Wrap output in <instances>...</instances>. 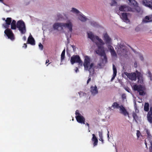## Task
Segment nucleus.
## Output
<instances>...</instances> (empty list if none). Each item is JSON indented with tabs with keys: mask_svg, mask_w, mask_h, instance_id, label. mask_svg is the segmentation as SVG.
I'll list each match as a JSON object with an SVG mask.
<instances>
[{
	"mask_svg": "<svg viewBox=\"0 0 152 152\" xmlns=\"http://www.w3.org/2000/svg\"><path fill=\"white\" fill-rule=\"evenodd\" d=\"M120 48H118V52L119 51V50H122V47H123V45H121V46H119ZM122 50L124 51V49L123 48L122 49Z\"/></svg>",
	"mask_w": 152,
	"mask_h": 152,
	"instance_id": "nucleus-43",
	"label": "nucleus"
},
{
	"mask_svg": "<svg viewBox=\"0 0 152 152\" xmlns=\"http://www.w3.org/2000/svg\"><path fill=\"white\" fill-rule=\"evenodd\" d=\"M86 124L87 125V126L89 128V124L87 123Z\"/></svg>",
	"mask_w": 152,
	"mask_h": 152,
	"instance_id": "nucleus-57",
	"label": "nucleus"
},
{
	"mask_svg": "<svg viewBox=\"0 0 152 152\" xmlns=\"http://www.w3.org/2000/svg\"><path fill=\"white\" fill-rule=\"evenodd\" d=\"M129 1V4L134 7L137 6L138 4L135 0H128Z\"/></svg>",
	"mask_w": 152,
	"mask_h": 152,
	"instance_id": "nucleus-21",
	"label": "nucleus"
},
{
	"mask_svg": "<svg viewBox=\"0 0 152 152\" xmlns=\"http://www.w3.org/2000/svg\"><path fill=\"white\" fill-rule=\"evenodd\" d=\"M120 109L121 113L124 116H126L128 115V116H129V113L123 105H121L120 106Z\"/></svg>",
	"mask_w": 152,
	"mask_h": 152,
	"instance_id": "nucleus-14",
	"label": "nucleus"
},
{
	"mask_svg": "<svg viewBox=\"0 0 152 152\" xmlns=\"http://www.w3.org/2000/svg\"><path fill=\"white\" fill-rule=\"evenodd\" d=\"M91 92L92 94L95 95L98 93V90L97 89V87L95 85L94 87H93L92 86L91 88Z\"/></svg>",
	"mask_w": 152,
	"mask_h": 152,
	"instance_id": "nucleus-18",
	"label": "nucleus"
},
{
	"mask_svg": "<svg viewBox=\"0 0 152 152\" xmlns=\"http://www.w3.org/2000/svg\"><path fill=\"white\" fill-rule=\"evenodd\" d=\"M142 3L143 5L152 10V1L147 0H143L142 1Z\"/></svg>",
	"mask_w": 152,
	"mask_h": 152,
	"instance_id": "nucleus-12",
	"label": "nucleus"
},
{
	"mask_svg": "<svg viewBox=\"0 0 152 152\" xmlns=\"http://www.w3.org/2000/svg\"><path fill=\"white\" fill-rule=\"evenodd\" d=\"M142 22L144 23H148L151 22L150 21V17L149 16H146L145 18L143 20Z\"/></svg>",
	"mask_w": 152,
	"mask_h": 152,
	"instance_id": "nucleus-25",
	"label": "nucleus"
},
{
	"mask_svg": "<svg viewBox=\"0 0 152 152\" xmlns=\"http://www.w3.org/2000/svg\"><path fill=\"white\" fill-rule=\"evenodd\" d=\"M4 0H0V2L3 3V1Z\"/></svg>",
	"mask_w": 152,
	"mask_h": 152,
	"instance_id": "nucleus-59",
	"label": "nucleus"
},
{
	"mask_svg": "<svg viewBox=\"0 0 152 152\" xmlns=\"http://www.w3.org/2000/svg\"><path fill=\"white\" fill-rule=\"evenodd\" d=\"M128 14H129L127 13H122L120 15V18L124 21L126 23L129 22L130 20L128 18Z\"/></svg>",
	"mask_w": 152,
	"mask_h": 152,
	"instance_id": "nucleus-9",
	"label": "nucleus"
},
{
	"mask_svg": "<svg viewBox=\"0 0 152 152\" xmlns=\"http://www.w3.org/2000/svg\"><path fill=\"white\" fill-rule=\"evenodd\" d=\"M108 48L110 50L111 56L114 57L116 56H117L116 53L113 47L111 45H109L108 47Z\"/></svg>",
	"mask_w": 152,
	"mask_h": 152,
	"instance_id": "nucleus-19",
	"label": "nucleus"
},
{
	"mask_svg": "<svg viewBox=\"0 0 152 152\" xmlns=\"http://www.w3.org/2000/svg\"><path fill=\"white\" fill-rule=\"evenodd\" d=\"M150 142L151 144V146L149 147V151L150 152H152V141H150Z\"/></svg>",
	"mask_w": 152,
	"mask_h": 152,
	"instance_id": "nucleus-32",
	"label": "nucleus"
},
{
	"mask_svg": "<svg viewBox=\"0 0 152 152\" xmlns=\"http://www.w3.org/2000/svg\"><path fill=\"white\" fill-rule=\"evenodd\" d=\"M77 122L79 123L85 124V119L83 116L81 115H77L75 116Z\"/></svg>",
	"mask_w": 152,
	"mask_h": 152,
	"instance_id": "nucleus-11",
	"label": "nucleus"
},
{
	"mask_svg": "<svg viewBox=\"0 0 152 152\" xmlns=\"http://www.w3.org/2000/svg\"><path fill=\"white\" fill-rule=\"evenodd\" d=\"M146 132L147 134L148 137L149 138L151 137V135L150 134V132L149 131L148 129H146Z\"/></svg>",
	"mask_w": 152,
	"mask_h": 152,
	"instance_id": "nucleus-33",
	"label": "nucleus"
},
{
	"mask_svg": "<svg viewBox=\"0 0 152 152\" xmlns=\"http://www.w3.org/2000/svg\"><path fill=\"white\" fill-rule=\"evenodd\" d=\"M27 42L28 43L32 45H34L35 44V40L31 35H30L28 38Z\"/></svg>",
	"mask_w": 152,
	"mask_h": 152,
	"instance_id": "nucleus-17",
	"label": "nucleus"
},
{
	"mask_svg": "<svg viewBox=\"0 0 152 152\" xmlns=\"http://www.w3.org/2000/svg\"><path fill=\"white\" fill-rule=\"evenodd\" d=\"M120 107L119 104L116 102H114L112 106V107H113L114 108H120Z\"/></svg>",
	"mask_w": 152,
	"mask_h": 152,
	"instance_id": "nucleus-27",
	"label": "nucleus"
},
{
	"mask_svg": "<svg viewBox=\"0 0 152 152\" xmlns=\"http://www.w3.org/2000/svg\"><path fill=\"white\" fill-rule=\"evenodd\" d=\"M83 65L84 69L88 71L90 73H91L94 72V69L95 68L94 64L93 63H91V58L89 56H84Z\"/></svg>",
	"mask_w": 152,
	"mask_h": 152,
	"instance_id": "nucleus-2",
	"label": "nucleus"
},
{
	"mask_svg": "<svg viewBox=\"0 0 152 152\" xmlns=\"http://www.w3.org/2000/svg\"><path fill=\"white\" fill-rule=\"evenodd\" d=\"M91 73H90L89 75V76L88 77V79L87 81V84H88L89 82L91 81Z\"/></svg>",
	"mask_w": 152,
	"mask_h": 152,
	"instance_id": "nucleus-31",
	"label": "nucleus"
},
{
	"mask_svg": "<svg viewBox=\"0 0 152 152\" xmlns=\"http://www.w3.org/2000/svg\"><path fill=\"white\" fill-rule=\"evenodd\" d=\"M71 11H72V12L75 13L76 14H77L78 13L80 12L78 10L75 8H72Z\"/></svg>",
	"mask_w": 152,
	"mask_h": 152,
	"instance_id": "nucleus-29",
	"label": "nucleus"
},
{
	"mask_svg": "<svg viewBox=\"0 0 152 152\" xmlns=\"http://www.w3.org/2000/svg\"><path fill=\"white\" fill-rule=\"evenodd\" d=\"M88 37L93 42H94L96 39L97 40L99 43L96 42V44L98 48V50L96 51V53L101 56H103L104 58L102 59V62L103 63H106L107 62V58L104 49V47L102 46L104 44V42L103 40L99 38L98 36H96L95 37L94 35L91 32L88 33Z\"/></svg>",
	"mask_w": 152,
	"mask_h": 152,
	"instance_id": "nucleus-1",
	"label": "nucleus"
},
{
	"mask_svg": "<svg viewBox=\"0 0 152 152\" xmlns=\"http://www.w3.org/2000/svg\"><path fill=\"white\" fill-rule=\"evenodd\" d=\"M39 48L41 50H42L43 48V45L41 43H39Z\"/></svg>",
	"mask_w": 152,
	"mask_h": 152,
	"instance_id": "nucleus-37",
	"label": "nucleus"
},
{
	"mask_svg": "<svg viewBox=\"0 0 152 152\" xmlns=\"http://www.w3.org/2000/svg\"><path fill=\"white\" fill-rule=\"evenodd\" d=\"M133 87L134 90L137 91L140 95L143 96L145 94V93L144 91L143 88L141 85H134Z\"/></svg>",
	"mask_w": 152,
	"mask_h": 152,
	"instance_id": "nucleus-6",
	"label": "nucleus"
},
{
	"mask_svg": "<svg viewBox=\"0 0 152 152\" xmlns=\"http://www.w3.org/2000/svg\"><path fill=\"white\" fill-rule=\"evenodd\" d=\"M109 132L108 131V133H107V137L108 138H109Z\"/></svg>",
	"mask_w": 152,
	"mask_h": 152,
	"instance_id": "nucleus-56",
	"label": "nucleus"
},
{
	"mask_svg": "<svg viewBox=\"0 0 152 152\" xmlns=\"http://www.w3.org/2000/svg\"><path fill=\"white\" fill-rule=\"evenodd\" d=\"M65 50L64 49L62 51L61 55V61L62 62L63 61L65 58Z\"/></svg>",
	"mask_w": 152,
	"mask_h": 152,
	"instance_id": "nucleus-26",
	"label": "nucleus"
},
{
	"mask_svg": "<svg viewBox=\"0 0 152 152\" xmlns=\"http://www.w3.org/2000/svg\"><path fill=\"white\" fill-rule=\"evenodd\" d=\"M72 48H73L74 51H75L74 49H75V46L74 45H72Z\"/></svg>",
	"mask_w": 152,
	"mask_h": 152,
	"instance_id": "nucleus-53",
	"label": "nucleus"
},
{
	"mask_svg": "<svg viewBox=\"0 0 152 152\" xmlns=\"http://www.w3.org/2000/svg\"><path fill=\"white\" fill-rule=\"evenodd\" d=\"M23 39L24 40H25V41L26 40V37L25 36L23 37Z\"/></svg>",
	"mask_w": 152,
	"mask_h": 152,
	"instance_id": "nucleus-55",
	"label": "nucleus"
},
{
	"mask_svg": "<svg viewBox=\"0 0 152 152\" xmlns=\"http://www.w3.org/2000/svg\"><path fill=\"white\" fill-rule=\"evenodd\" d=\"M5 18H4V19H3V20H5Z\"/></svg>",
	"mask_w": 152,
	"mask_h": 152,
	"instance_id": "nucleus-62",
	"label": "nucleus"
},
{
	"mask_svg": "<svg viewBox=\"0 0 152 152\" xmlns=\"http://www.w3.org/2000/svg\"><path fill=\"white\" fill-rule=\"evenodd\" d=\"M4 31V33L8 38L12 40H13L15 39L14 34L10 28H6Z\"/></svg>",
	"mask_w": 152,
	"mask_h": 152,
	"instance_id": "nucleus-7",
	"label": "nucleus"
},
{
	"mask_svg": "<svg viewBox=\"0 0 152 152\" xmlns=\"http://www.w3.org/2000/svg\"><path fill=\"white\" fill-rule=\"evenodd\" d=\"M6 24H3V26L5 28H8L9 27L11 22H12V19L10 18H7L5 20Z\"/></svg>",
	"mask_w": 152,
	"mask_h": 152,
	"instance_id": "nucleus-15",
	"label": "nucleus"
},
{
	"mask_svg": "<svg viewBox=\"0 0 152 152\" xmlns=\"http://www.w3.org/2000/svg\"><path fill=\"white\" fill-rule=\"evenodd\" d=\"M124 74L126 75L129 79L131 80H136L137 75L135 73H129L127 72H125Z\"/></svg>",
	"mask_w": 152,
	"mask_h": 152,
	"instance_id": "nucleus-8",
	"label": "nucleus"
},
{
	"mask_svg": "<svg viewBox=\"0 0 152 152\" xmlns=\"http://www.w3.org/2000/svg\"><path fill=\"white\" fill-rule=\"evenodd\" d=\"M70 61L72 64H73L75 63H78L79 64L82 66L83 63L79 55H73L71 58Z\"/></svg>",
	"mask_w": 152,
	"mask_h": 152,
	"instance_id": "nucleus-5",
	"label": "nucleus"
},
{
	"mask_svg": "<svg viewBox=\"0 0 152 152\" xmlns=\"http://www.w3.org/2000/svg\"><path fill=\"white\" fill-rule=\"evenodd\" d=\"M11 28L12 29L15 30L17 28V24L15 20H12V22L11 23Z\"/></svg>",
	"mask_w": 152,
	"mask_h": 152,
	"instance_id": "nucleus-22",
	"label": "nucleus"
},
{
	"mask_svg": "<svg viewBox=\"0 0 152 152\" xmlns=\"http://www.w3.org/2000/svg\"><path fill=\"white\" fill-rule=\"evenodd\" d=\"M99 135L100 138L103 137L102 136V131L99 132Z\"/></svg>",
	"mask_w": 152,
	"mask_h": 152,
	"instance_id": "nucleus-36",
	"label": "nucleus"
},
{
	"mask_svg": "<svg viewBox=\"0 0 152 152\" xmlns=\"http://www.w3.org/2000/svg\"><path fill=\"white\" fill-rule=\"evenodd\" d=\"M147 119L148 121L150 123H152V108H150V111L147 114Z\"/></svg>",
	"mask_w": 152,
	"mask_h": 152,
	"instance_id": "nucleus-13",
	"label": "nucleus"
},
{
	"mask_svg": "<svg viewBox=\"0 0 152 152\" xmlns=\"http://www.w3.org/2000/svg\"><path fill=\"white\" fill-rule=\"evenodd\" d=\"M121 97L123 100H124L126 99V96L125 94H122Z\"/></svg>",
	"mask_w": 152,
	"mask_h": 152,
	"instance_id": "nucleus-35",
	"label": "nucleus"
},
{
	"mask_svg": "<svg viewBox=\"0 0 152 152\" xmlns=\"http://www.w3.org/2000/svg\"><path fill=\"white\" fill-rule=\"evenodd\" d=\"M50 63H49L48 65H47V66H48L49 64Z\"/></svg>",
	"mask_w": 152,
	"mask_h": 152,
	"instance_id": "nucleus-61",
	"label": "nucleus"
},
{
	"mask_svg": "<svg viewBox=\"0 0 152 152\" xmlns=\"http://www.w3.org/2000/svg\"><path fill=\"white\" fill-rule=\"evenodd\" d=\"M99 140L100 141L102 142V143H104V140L103 139V137L100 138Z\"/></svg>",
	"mask_w": 152,
	"mask_h": 152,
	"instance_id": "nucleus-46",
	"label": "nucleus"
},
{
	"mask_svg": "<svg viewBox=\"0 0 152 152\" xmlns=\"http://www.w3.org/2000/svg\"><path fill=\"white\" fill-rule=\"evenodd\" d=\"M49 60H48V59L46 61L45 64H46L47 63H48L49 62Z\"/></svg>",
	"mask_w": 152,
	"mask_h": 152,
	"instance_id": "nucleus-54",
	"label": "nucleus"
},
{
	"mask_svg": "<svg viewBox=\"0 0 152 152\" xmlns=\"http://www.w3.org/2000/svg\"><path fill=\"white\" fill-rule=\"evenodd\" d=\"M119 10L121 11H132V9L126 5H121L119 7Z\"/></svg>",
	"mask_w": 152,
	"mask_h": 152,
	"instance_id": "nucleus-10",
	"label": "nucleus"
},
{
	"mask_svg": "<svg viewBox=\"0 0 152 152\" xmlns=\"http://www.w3.org/2000/svg\"><path fill=\"white\" fill-rule=\"evenodd\" d=\"M140 131L138 130L137 131V135L138 137H139L140 136Z\"/></svg>",
	"mask_w": 152,
	"mask_h": 152,
	"instance_id": "nucleus-44",
	"label": "nucleus"
},
{
	"mask_svg": "<svg viewBox=\"0 0 152 152\" xmlns=\"http://www.w3.org/2000/svg\"><path fill=\"white\" fill-rule=\"evenodd\" d=\"M57 16L58 18V19H62L63 18V17L62 15L60 14H58L57 15Z\"/></svg>",
	"mask_w": 152,
	"mask_h": 152,
	"instance_id": "nucleus-38",
	"label": "nucleus"
},
{
	"mask_svg": "<svg viewBox=\"0 0 152 152\" xmlns=\"http://www.w3.org/2000/svg\"><path fill=\"white\" fill-rule=\"evenodd\" d=\"M104 39L105 41L106 44H109L111 42V39L110 37L108 34L106 33L104 35Z\"/></svg>",
	"mask_w": 152,
	"mask_h": 152,
	"instance_id": "nucleus-16",
	"label": "nucleus"
},
{
	"mask_svg": "<svg viewBox=\"0 0 152 152\" xmlns=\"http://www.w3.org/2000/svg\"><path fill=\"white\" fill-rule=\"evenodd\" d=\"M140 28L139 27L137 26L135 28V30L136 32H138L140 30Z\"/></svg>",
	"mask_w": 152,
	"mask_h": 152,
	"instance_id": "nucleus-39",
	"label": "nucleus"
},
{
	"mask_svg": "<svg viewBox=\"0 0 152 152\" xmlns=\"http://www.w3.org/2000/svg\"><path fill=\"white\" fill-rule=\"evenodd\" d=\"M117 0H112L113 1L110 4L111 6H116L117 4V2L116 1Z\"/></svg>",
	"mask_w": 152,
	"mask_h": 152,
	"instance_id": "nucleus-30",
	"label": "nucleus"
},
{
	"mask_svg": "<svg viewBox=\"0 0 152 152\" xmlns=\"http://www.w3.org/2000/svg\"><path fill=\"white\" fill-rule=\"evenodd\" d=\"M150 21L152 22V14L149 16Z\"/></svg>",
	"mask_w": 152,
	"mask_h": 152,
	"instance_id": "nucleus-47",
	"label": "nucleus"
},
{
	"mask_svg": "<svg viewBox=\"0 0 152 152\" xmlns=\"http://www.w3.org/2000/svg\"><path fill=\"white\" fill-rule=\"evenodd\" d=\"M118 54H119V55H121L122 54V52H119V53H118Z\"/></svg>",
	"mask_w": 152,
	"mask_h": 152,
	"instance_id": "nucleus-58",
	"label": "nucleus"
},
{
	"mask_svg": "<svg viewBox=\"0 0 152 152\" xmlns=\"http://www.w3.org/2000/svg\"><path fill=\"white\" fill-rule=\"evenodd\" d=\"M79 19L82 22H85L87 20V18L84 16H83L80 15L78 17Z\"/></svg>",
	"mask_w": 152,
	"mask_h": 152,
	"instance_id": "nucleus-24",
	"label": "nucleus"
},
{
	"mask_svg": "<svg viewBox=\"0 0 152 152\" xmlns=\"http://www.w3.org/2000/svg\"><path fill=\"white\" fill-rule=\"evenodd\" d=\"M116 75L113 74V77H112L111 80H113L115 78Z\"/></svg>",
	"mask_w": 152,
	"mask_h": 152,
	"instance_id": "nucleus-45",
	"label": "nucleus"
},
{
	"mask_svg": "<svg viewBox=\"0 0 152 152\" xmlns=\"http://www.w3.org/2000/svg\"><path fill=\"white\" fill-rule=\"evenodd\" d=\"M92 136L91 140L92 142H94L93 145L94 146L97 145L98 140L94 134H93Z\"/></svg>",
	"mask_w": 152,
	"mask_h": 152,
	"instance_id": "nucleus-20",
	"label": "nucleus"
},
{
	"mask_svg": "<svg viewBox=\"0 0 152 152\" xmlns=\"http://www.w3.org/2000/svg\"><path fill=\"white\" fill-rule=\"evenodd\" d=\"M75 114L76 116L77 115H81L79 113V110H77L75 111Z\"/></svg>",
	"mask_w": 152,
	"mask_h": 152,
	"instance_id": "nucleus-40",
	"label": "nucleus"
},
{
	"mask_svg": "<svg viewBox=\"0 0 152 152\" xmlns=\"http://www.w3.org/2000/svg\"><path fill=\"white\" fill-rule=\"evenodd\" d=\"M149 105L148 103H145L144 106V110L145 111L148 112L149 110Z\"/></svg>",
	"mask_w": 152,
	"mask_h": 152,
	"instance_id": "nucleus-23",
	"label": "nucleus"
},
{
	"mask_svg": "<svg viewBox=\"0 0 152 152\" xmlns=\"http://www.w3.org/2000/svg\"><path fill=\"white\" fill-rule=\"evenodd\" d=\"M17 28L20 31L21 34H24L26 32L25 24L22 20H19L17 23Z\"/></svg>",
	"mask_w": 152,
	"mask_h": 152,
	"instance_id": "nucleus-4",
	"label": "nucleus"
},
{
	"mask_svg": "<svg viewBox=\"0 0 152 152\" xmlns=\"http://www.w3.org/2000/svg\"><path fill=\"white\" fill-rule=\"evenodd\" d=\"M97 67L99 68H101L102 67V64L101 63H98L97 64Z\"/></svg>",
	"mask_w": 152,
	"mask_h": 152,
	"instance_id": "nucleus-41",
	"label": "nucleus"
},
{
	"mask_svg": "<svg viewBox=\"0 0 152 152\" xmlns=\"http://www.w3.org/2000/svg\"><path fill=\"white\" fill-rule=\"evenodd\" d=\"M75 71L76 72H77V71H79V70L77 67H76L75 69Z\"/></svg>",
	"mask_w": 152,
	"mask_h": 152,
	"instance_id": "nucleus-51",
	"label": "nucleus"
},
{
	"mask_svg": "<svg viewBox=\"0 0 152 152\" xmlns=\"http://www.w3.org/2000/svg\"><path fill=\"white\" fill-rule=\"evenodd\" d=\"M113 74L116 75L117 73V69L115 66L114 64H113Z\"/></svg>",
	"mask_w": 152,
	"mask_h": 152,
	"instance_id": "nucleus-28",
	"label": "nucleus"
},
{
	"mask_svg": "<svg viewBox=\"0 0 152 152\" xmlns=\"http://www.w3.org/2000/svg\"><path fill=\"white\" fill-rule=\"evenodd\" d=\"M23 47H24L25 48H26L27 47V45L25 43H24L23 45Z\"/></svg>",
	"mask_w": 152,
	"mask_h": 152,
	"instance_id": "nucleus-50",
	"label": "nucleus"
},
{
	"mask_svg": "<svg viewBox=\"0 0 152 152\" xmlns=\"http://www.w3.org/2000/svg\"><path fill=\"white\" fill-rule=\"evenodd\" d=\"M133 118L134 119H135V117L136 116V114L135 113H134L133 114Z\"/></svg>",
	"mask_w": 152,
	"mask_h": 152,
	"instance_id": "nucleus-49",
	"label": "nucleus"
},
{
	"mask_svg": "<svg viewBox=\"0 0 152 152\" xmlns=\"http://www.w3.org/2000/svg\"><path fill=\"white\" fill-rule=\"evenodd\" d=\"M148 76L150 78V79L151 80H152V75H151L150 71H148Z\"/></svg>",
	"mask_w": 152,
	"mask_h": 152,
	"instance_id": "nucleus-34",
	"label": "nucleus"
},
{
	"mask_svg": "<svg viewBox=\"0 0 152 152\" xmlns=\"http://www.w3.org/2000/svg\"><path fill=\"white\" fill-rule=\"evenodd\" d=\"M137 79L139 80H140L141 78H142V77L140 76V73L137 74Z\"/></svg>",
	"mask_w": 152,
	"mask_h": 152,
	"instance_id": "nucleus-42",
	"label": "nucleus"
},
{
	"mask_svg": "<svg viewBox=\"0 0 152 152\" xmlns=\"http://www.w3.org/2000/svg\"><path fill=\"white\" fill-rule=\"evenodd\" d=\"M140 58L141 61H143V60L144 58H143V57L142 56H140Z\"/></svg>",
	"mask_w": 152,
	"mask_h": 152,
	"instance_id": "nucleus-48",
	"label": "nucleus"
},
{
	"mask_svg": "<svg viewBox=\"0 0 152 152\" xmlns=\"http://www.w3.org/2000/svg\"><path fill=\"white\" fill-rule=\"evenodd\" d=\"M126 91H127L128 92H129V91L128 90L126 89Z\"/></svg>",
	"mask_w": 152,
	"mask_h": 152,
	"instance_id": "nucleus-60",
	"label": "nucleus"
},
{
	"mask_svg": "<svg viewBox=\"0 0 152 152\" xmlns=\"http://www.w3.org/2000/svg\"><path fill=\"white\" fill-rule=\"evenodd\" d=\"M145 145L146 147L147 148V142H146V141L145 140Z\"/></svg>",
	"mask_w": 152,
	"mask_h": 152,
	"instance_id": "nucleus-52",
	"label": "nucleus"
},
{
	"mask_svg": "<svg viewBox=\"0 0 152 152\" xmlns=\"http://www.w3.org/2000/svg\"><path fill=\"white\" fill-rule=\"evenodd\" d=\"M55 30H58L59 27L61 28V29H63V28H68L69 31L72 32V24L69 21L67 23H54L53 26Z\"/></svg>",
	"mask_w": 152,
	"mask_h": 152,
	"instance_id": "nucleus-3",
	"label": "nucleus"
}]
</instances>
